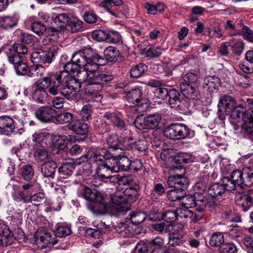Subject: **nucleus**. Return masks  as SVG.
<instances>
[{
  "label": "nucleus",
  "instance_id": "obj_1",
  "mask_svg": "<svg viewBox=\"0 0 253 253\" xmlns=\"http://www.w3.org/2000/svg\"><path fill=\"white\" fill-rule=\"evenodd\" d=\"M88 66L78 68L73 78L68 76L67 72L61 73L62 87L66 98H75L81 89L82 84L87 80L90 84H99L102 87L103 84L112 81L114 78L111 74L98 71L97 65Z\"/></svg>",
  "mask_w": 253,
  "mask_h": 253
},
{
  "label": "nucleus",
  "instance_id": "obj_15",
  "mask_svg": "<svg viewBox=\"0 0 253 253\" xmlns=\"http://www.w3.org/2000/svg\"><path fill=\"white\" fill-rule=\"evenodd\" d=\"M59 48L57 45H53L48 48L47 50L36 53L32 55L34 59L39 58L43 63H51L56 55H57Z\"/></svg>",
  "mask_w": 253,
  "mask_h": 253
},
{
  "label": "nucleus",
  "instance_id": "obj_48",
  "mask_svg": "<svg viewBox=\"0 0 253 253\" xmlns=\"http://www.w3.org/2000/svg\"><path fill=\"white\" fill-rule=\"evenodd\" d=\"M8 61L10 63L13 64L14 66L19 63L21 61L24 60L23 56L19 55L11 48L9 49L6 52Z\"/></svg>",
  "mask_w": 253,
  "mask_h": 253
},
{
  "label": "nucleus",
  "instance_id": "obj_54",
  "mask_svg": "<svg viewBox=\"0 0 253 253\" xmlns=\"http://www.w3.org/2000/svg\"><path fill=\"white\" fill-rule=\"evenodd\" d=\"M34 175V170L31 166L27 165L22 167V176L24 179L30 180L33 178Z\"/></svg>",
  "mask_w": 253,
  "mask_h": 253
},
{
  "label": "nucleus",
  "instance_id": "obj_7",
  "mask_svg": "<svg viewBox=\"0 0 253 253\" xmlns=\"http://www.w3.org/2000/svg\"><path fill=\"white\" fill-rule=\"evenodd\" d=\"M42 134L33 135V141L35 143L34 146V157L38 162H42L48 158L47 144Z\"/></svg>",
  "mask_w": 253,
  "mask_h": 253
},
{
  "label": "nucleus",
  "instance_id": "obj_64",
  "mask_svg": "<svg viewBox=\"0 0 253 253\" xmlns=\"http://www.w3.org/2000/svg\"><path fill=\"white\" fill-rule=\"evenodd\" d=\"M149 247L143 242L137 244L133 250V253H148Z\"/></svg>",
  "mask_w": 253,
  "mask_h": 253
},
{
  "label": "nucleus",
  "instance_id": "obj_45",
  "mask_svg": "<svg viewBox=\"0 0 253 253\" xmlns=\"http://www.w3.org/2000/svg\"><path fill=\"white\" fill-rule=\"evenodd\" d=\"M224 242V236L221 233H214L211 237L210 244L212 247L221 246Z\"/></svg>",
  "mask_w": 253,
  "mask_h": 253
},
{
  "label": "nucleus",
  "instance_id": "obj_34",
  "mask_svg": "<svg viewBox=\"0 0 253 253\" xmlns=\"http://www.w3.org/2000/svg\"><path fill=\"white\" fill-rule=\"evenodd\" d=\"M180 206L175 210V220L187 218L193 215V212L191 210L182 206Z\"/></svg>",
  "mask_w": 253,
  "mask_h": 253
},
{
  "label": "nucleus",
  "instance_id": "obj_31",
  "mask_svg": "<svg viewBox=\"0 0 253 253\" xmlns=\"http://www.w3.org/2000/svg\"><path fill=\"white\" fill-rule=\"evenodd\" d=\"M75 168V164L74 163H63L58 169V171L60 176L65 178L72 174L73 170Z\"/></svg>",
  "mask_w": 253,
  "mask_h": 253
},
{
  "label": "nucleus",
  "instance_id": "obj_38",
  "mask_svg": "<svg viewBox=\"0 0 253 253\" xmlns=\"http://www.w3.org/2000/svg\"><path fill=\"white\" fill-rule=\"evenodd\" d=\"M188 134L189 129L186 126L175 124V139L185 138Z\"/></svg>",
  "mask_w": 253,
  "mask_h": 253
},
{
  "label": "nucleus",
  "instance_id": "obj_17",
  "mask_svg": "<svg viewBox=\"0 0 253 253\" xmlns=\"http://www.w3.org/2000/svg\"><path fill=\"white\" fill-rule=\"evenodd\" d=\"M236 101L231 96L224 95L221 96L219 100L218 107V112H224L228 115L232 111V109L236 106Z\"/></svg>",
  "mask_w": 253,
  "mask_h": 253
},
{
  "label": "nucleus",
  "instance_id": "obj_27",
  "mask_svg": "<svg viewBox=\"0 0 253 253\" xmlns=\"http://www.w3.org/2000/svg\"><path fill=\"white\" fill-rule=\"evenodd\" d=\"M180 87L181 91L185 97L194 98L196 96V93L198 89V85H192L187 82H181Z\"/></svg>",
  "mask_w": 253,
  "mask_h": 253
},
{
  "label": "nucleus",
  "instance_id": "obj_26",
  "mask_svg": "<svg viewBox=\"0 0 253 253\" xmlns=\"http://www.w3.org/2000/svg\"><path fill=\"white\" fill-rule=\"evenodd\" d=\"M194 205L196 210L199 212H203L207 206L208 198L205 197L203 193L196 192L194 195Z\"/></svg>",
  "mask_w": 253,
  "mask_h": 253
},
{
  "label": "nucleus",
  "instance_id": "obj_22",
  "mask_svg": "<svg viewBox=\"0 0 253 253\" xmlns=\"http://www.w3.org/2000/svg\"><path fill=\"white\" fill-rule=\"evenodd\" d=\"M185 169L182 166H175V185L179 187H187L188 179L184 176Z\"/></svg>",
  "mask_w": 253,
  "mask_h": 253
},
{
  "label": "nucleus",
  "instance_id": "obj_44",
  "mask_svg": "<svg viewBox=\"0 0 253 253\" xmlns=\"http://www.w3.org/2000/svg\"><path fill=\"white\" fill-rule=\"evenodd\" d=\"M47 96V93L45 90L36 88L33 90L32 98L36 102L42 103L46 100Z\"/></svg>",
  "mask_w": 253,
  "mask_h": 253
},
{
  "label": "nucleus",
  "instance_id": "obj_46",
  "mask_svg": "<svg viewBox=\"0 0 253 253\" xmlns=\"http://www.w3.org/2000/svg\"><path fill=\"white\" fill-rule=\"evenodd\" d=\"M71 17L65 13L59 14L54 18V21L57 26H62L64 27V30H65Z\"/></svg>",
  "mask_w": 253,
  "mask_h": 253
},
{
  "label": "nucleus",
  "instance_id": "obj_52",
  "mask_svg": "<svg viewBox=\"0 0 253 253\" xmlns=\"http://www.w3.org/2000/svg\"><path fill=\"white\" fill-rule=\"evenodd\" d=\"M72 230L70 227L66 225H59L55 230V235L59 237H65L71 234Z\"/></svg>",
  "mask_w": 253,
  "mask_h": 253
},
{
  "label": "nucleus",
  "instance_id": "obj_20",
  "mask_svg": "<svg viewBox=\"0 0 253 253\" xmlns=\"http://www.w3.org/2000/svg\"><path fill=\"white\" fill-rule=\"evenodd\" d=\"M140 190V186L136 183L126 188L123 192H121L122 197H125L130 203H133L138 198V192Z\"/></svg>",
  "mask_w": 253,
  "mask_h": 253
},
{
  "label": "nucleus",
  "instance_id": "obj_39",
  "mask_svg": "<svg viewBox=\"0 0 253 253\" xmlns=\"http://www.w3.org/2000/svg\"><path fill=\"white\" fill-rule=\"evenodd\" d=\"M92 37L94 40L99 42L106 41H113L110 34L101 30L93 31L92 33Z\"/></svg>",
  "mask_w": 253,
  "mask_h": 253
},
{
  "label": "nucleus",
  "instance_id": "obj_11",
  "mask_svg": "<svg viewBox=\"0 0 253 253\" xmlns=\"http://www.w3.org/2000/svg\"><path fill=\"white\" fill-rule=\"evenodd\" d=\"M121 192L119 191L116 192L111 197V200L112 202V205L107 203L105 201V204L109 206L108 208L106 209L105 211L102 213H105L108 209L113 207L118 212H126L128 211L130 208V203L128 201L125 197H122Z\"/></svg>",
  "mask_w": 253,
  "mask_h": 253
},
{
  "label": "nucleus",
  "instance_id": "obj_16",
  "mask_svg": "<svg viewBox=\"0 0 253 253\" xmlns=\"http://www.w3.org/2000/svg\"><path fill=\"white\" fill-rule=\"evenodd\" d=\"M16 123L14 119L8 116L0 117V134L10 135L14 132Z\"/></svg>",
  "mask_w": 253,
  "mask_h": 253
},
{
  "label": "nucleus",
  "instance_id": "obj_37",
  "mask_svg": "<svg viewBox=\"0 0 253 253\" xmlns=\"http://www.w3.org/2000/svg\"><path fill=\"white\" fill-rule=\"evenodd\" d=\"M104 55L106 60L113 62L117 60V58L119 56L120 51L114 46H109L104 50Z\"/></svg>",
  "mask_w": 253,
  "mask_h": 253
},
{
  "label": "nucleus",
  "instance_id": "obj_47",
  "mask_svg": "<svg viewBox=\"0 0 253 253\" xmlns=\"http://www.w3.org/2000/svg\"><path fill=\"white\" fill-rule=\"evenodd\" d=\"M45 71L44 67L41 65H34L29 70V76L41 77L43 76Z\"/></svg>",
  "mask_w": 253,
  "mask_h": 253
},
{
  "label": "nucleus",
  "instance_id": "obj_53",
  "mask_svg": "<svg viewBox=\"0 0 253 253\" xmlns=\"http://www.w3.org/2000/svg\"><path fill=\"white\" fill-rule=\"evenodd\" d=\"M31 27L33 32L39 36L42 35L46 31V27L41 22H35L32 23Z\"/></svg>",
  "mask_w": 253,
  "mask_h": 253
},
{
  "label": "nucleus",
  "instance_id": "obj_21",
  "mask_svg": "<svg viewBox=\"0 0 253 253\" xmlns=\"http://www.w3.org/2000/svg\"><path fill=\"white\" fill-rule=\"evenodd\" d=\"M123 3L122 0H104L100 4V6L104 8L107 11L115 17L118 14L115 10H118Z\"/></svg>",
  "mask_w": 253,
  "mask_h": 253
},
{
  "label": "nucleus",
  "instance_id": "obj_57",
  "mask_svg": "<svg viewBox=\"0 0 253 253\" xmlns=\"http://www.w3.org/2000/svg\"><path fill=\"white\" fill-rule=\"evenodd\" d=\"M191 159V156L187 153H177L175 155V164L188 163Z\"/></svg>",
  "mask_w": 253,
  "mask_h": 253
},
{
  "label": "nucleus",
  "instance_id": "obj_58",
  "mask_svg": "<svg viewBox=\"0 0 253 253\" xmlns=\"http://www.w3.org/2000/svg\"><path fill=\"white\" fill-rule=\"evenodd\" d=\"M166 225L165 229V232L168 233L169 242L168 244L171 246H174V224L173 222Z\"/></svg>",
  "mask_w": 253,
  "mask_h": 253
},
{
  "label": "nucleus",
  "instance_id": "obj_50",
  "mask_svg": "<svg viewBox=\"0 0 253 253\" xmlns=\"http://www.w3.org/2000/svg\"><path fill=\"white\" fill-rule=\"evenodd\" d=\"M106 142L110 148H112L115 150L120 148V141L116 134L109 135L106 138Z\"/></svg>",
  "mask_w": 253,
  "mask_h": 253
},
{
  "label": "nucleus",
  "instance_id": "obj_41",
  "mask_svg": "<svg viewBox=\"0 0 253 253\" xmlns=\"http://www.w3.org/2000/svg\"><path fill=\"white\" fill-rule=\"evenodd\" d=\"M118 167L119 170L128 171L131 166V161L126 156H122L117 158Z\"/></svg>",
  "mask_w": 253,
  "mask_h": 253
},
{
  "label": "nucleus",
  "instance_id": "obj_33",
  "mask_svg": "<svg viewBox=\"0 0 253 253\" xmlns=\"http://www.w3.org/2000/svg\"><path fill=\"white\" fill-rule=\"evenodd\" d=\"M225 193L223 187L219 183H214L210 186L208 189V194L211 198L220 197Z\"/></svg>",
  "mask_w": 253,
  "mask_h": 253
},
{
  "label": "nucleus",
  "instance_id": "obj_18",
  "mask_svg": "<svg viewBox=\"0 0 253 253\" xmlns=\"http://www.w3.org/2000/svg\"><path fill=\"white\" fill-rule=\"evenodd\" d=\"M16 239L6 225L0 224V245L5 247L10 245Z\"/></svg>",
  "mask_w": 253,
  "mask_h": 253
},
{
  "label": "nucleus",
  "instance_id": "obj_36",
  "mask_svg": "<svg viewBox=\"0 0 253 253\" xmlns=\"http://www.w3.org/2000/svg\"><path fill=\"white\" fill-rule=\"evenodd\" d=\"M243 127L245 133L253 128V108L245 111Z\"/></svg>",
  "mask_w": 253,
  "mask_h": 253
},
{
  "label": "nucleus",
  "instance_id": "obj_61",
  "mask_svg": "<svg viewBox=\"0 0 253 253\" xmlns=\"http://www.w3.org/2000/svg\"><path fill=\"white\" fill-rule=\"evenodd\" d=\"M232 52L236 55L240 56L245 47V43L242 40H239L231 46Z\"/></svg>",
  "mask_w": 253,
  "mask_h": 253
},
{
  "label": "nucleus",
  "instance_id": "obj_30",
  "mask_svg": "<svg viewBox=\"0 0 253 253\" xmlns=\"http://www.w3.org/2000/svg\"><path fill=\"white\" fill-rule=\"evenodd\" d=\"M126 143L127 141L125 142L124 145L126 149L128 150L135 148L139 151L143 152L146 151L148 148V143L145 138L139 139L131 144L128 143L126 144Z\"/></svg>",
  "mask_w": 253,
  "mask_h": 253
},
{
  "label": "nucleus",
  "instance_id": "obj_14",
  "mask_svg": "<svg viewBox=\"0 0 253 253\" xmlns=\"http://www.w3.org/2000/svg\"><path fill=\"white\" fill-rule=\"evenodd\" d=\"M34 237L36 244L40 245L42 248H45L49 244L54 245L58 243V240L52 239L50 233L44 229L37 231Z\"/></svg>",
  "mask_w": 253,
  "mask_h": 253
},
{
  "label": "nucleus",
  "instance_id": "obj_9",
  "mask_svg": "<svg viewBox=\"0 0 253 253\" xmlns=\"http://www.w3.org/2000/svg\"><path fill=\"white\" fill-rule=\"evenodd\" d=\"M126 97L128 103L127 106H137L138 109L141 112L148 107L146 99L142 98V92L139 88L131 89L126 94Z\"/></svg>",
  "mask_w": 253,
  "mask_h": 253
},
{
  "label": "nucleus",
  "instance_id": "obj_62",
  "mask_svg": "<svg viewBox=\"0 0 253 253\" xmlns=\"http://www.w3.org/2000/svg\"><path fill=\"white\" fill-rule=\"evenodd\" d=\"M175 244H176L177 245H183L184 243H186V240L187 239V237L186 235H184L182 229L180 231H178L177 232H176L175 230Z\"/></svg>",
  "mask_w": 253,
  "mask_h": 253
},
{
  "label": "nucleus",
  "instance_id": "obj_8",
  "mask_svg": "<svg viewBox=\"0 0 253 253\" xmlns=\"http://www.w3.org/2000/svg\"><path fill=\"white\" fill-rule=\"evenodd\" d=\"M233 179L240 188L249 187L253 184V167H245L242 170L233 171Z\"/></svg>",
  "mask_w": 253,
  "mask_h": 253
},
{
  "label": "nucleus",
  "instance_id": "obj_32",
  "mask_svg": "<svg viewBox=\"0 0 253 253\" xmlns=\"http://www.w3.org/2000/svg\"><path fill=\"white\" fill-rule=\"evenodd\" d=\"M233 171L231 173V178L228 177H224L221 180V185L224 188V191H232L235 190L237 185L236 181L233 179Z\"/></svg>",
  "mask_w": 253,
  "mask_h": 253
},
{
  "label": "nucleus",
  "instance_id": "obj_59",
  "mask_svg": "<svg viewBox=\"0 0 253 253\" xmlns=\"http://www.w3.org/2000/svg\"><path fill=\"white\" fill-rule=\"evenodd\" d=\"M220 252L221 253H236L237 252V247L232 243H223L220 247Z\"/></svg>",
  "mask_w": 253,
  "mask_h": 253
},
{
  "label": "nucleus",
  "instance_id": "obj_35",
  "mask_svg": "<svg viewBox=\"0 0 253 253\" xmlns=\"http://www.w3.org/2000/svg\"><path fill=\"white\" fill-rule=\"evenodd\" d=\"M245 111L244 108L239 106L235 107L232 109L229 115H230L231 119L234 123L239 122L242 120L244 122V114Z\"/></svg>",
  "mask_w": 253,
  "mask_h": 253
},
{
  "label": "nucleus",
  "instance_id": "obj_28",
  "mask_svg": "<svg viewBox=\"0 0 253 253\" xmlns=\"http://www.w3.org/2000/svg\"><path fill=\"white\" fill-rule=\"evenodd\" d=\"M84 23L76 17H71L69 23L66 28L68 32L71 33H78L83 28Z\"/></svg>",
  "mask_w": 253,
  "mask_h": 253
},
{
  "label": "nucleus",
  "instance_id": "obj_43",
  "mask_svg": "<svg viewBox=\"0 0 253 253\" xmlns=\"http://www.w3.org/2000/svg\"><path fill=\"white\" fill-rule=\"evenodd\" d=\"M73 114L67 112H63L57 114L56 112V116L54 119L56 121L60 124H64L68 123H70V121L73 119Z\"/></svg>",
  "mask_w": 253,
  "mask_h": 253
},
{
  "label": "nucleus",
  "instance_id": "obj_4",
  "mask_svg": "<svg viewBox=\"0 0 253 253\" xmlns=\"http://www.w3.org/2000/svg\"><path fill=\"white\" fill-rule=\"evenodd\" d=\"M61 78L60 75H53L50 76L49 77H44L36 81L33 87L43 90L49 88L48 91L49 94L56 95L59 92L65 96Z\"/></svg>",
  "mask_w": 253,
  "mask_h": 253
},
{
  "label": "nucleus",
  "instance_id": "obj_2",
  "mask_svg": "<svg viewBox=\"0 0 253 253\" xmlns=\"http://www.w3.org/2000/svg\"><path fill=\"white\" fill-rule=\"evenodd\" d=\"M90 184L92 188L83 186L79 190L78 195L89 202L87 209L93 213H102L109 206L105 204V199L101 192L96 189L102 184L100 177L93 178Z\"/></svg>",
  "mask_w": 253,
  "mask_h": 253
},
{
  "label": "nucleus",
  "instance_id": "obj_10",
  "mask_svg": "<svg viewBox=\"0 0 253 253\" xmlns=\"http://www.w3.org/2000/svg\"><path fill=\"white\" fill-rule=\"evenodd\" d=\"M161 120V116L159 114L150 115L145 117L139 116L135 119L134 125L140 130L144 129H154L156 128Z\"/></svg>",
  "mask_w": 253,
  "mask_h": 253
},
{
  "label": "nucleus",
  "instance_id": "obj_5",
  "mask_svg": "<svg viewBox=\"0 0 253 253\" xmlns=\"http://www.w3.org/2000/svg\"><path fill=\"white\" fill-rule=\"evenodd\" d=\"M104 59L98 54H92L90 56H87L84 50H80L75 52L71 59V61L75 63L79 68L86 67L87 65L93 66L95 65H102Z\"/></svg>",
  "mask_w": 253,
  "mask_h": 253
},
{
  "label": "nucleus",
  "instance_id": "obj_56",
  "mask_svg": "<svg viewBox=\"0 0 253 253\" xmlns=\"http://www.w3.org/2000/svg\"><path fill=\"white\" fill-rule=\"evenodd\" d=\"M64 71H61L59 72L58 74H56V75H60L61 73L67 72L68 74V76H71V73L74 75L76 73V71H77L78 68H79L77 65L72 61L71 62H67L64 66Z\"/></svg>",
  "mask_w": 253,
  "mask_h": 253
},
{
  "label": "nucleus",
  "instance_id": "obj_19",
  "mask_svg": "<svg viewBox=\"0 0 253 253\" xmlns=\"http://www.w3.org/2000/svg\"><path fill=\"white\" fill-rule=\"evenodd\" d=\"M68 128L77 134L86 135L88 132V125L80 120H73L68 125Z\"/></svg>",
  "mask_w": 253,
  "mask_h": 253
},
{
  "label": "nucleus",
  "instance_id": "obj_24",
  "mask_svg": "<svg viewBox=\"0 0 253 253\" xmlns=\"http://www.w3.org/2000/svg\"><path fill=\"white\" fill-rule=\"evenodd\" d=\"M57 168V164L55 161H47L41 165L42 173L45 177L53 178Z\"/></svg>",
  "mask_w": 253,
  "mask_h": 253
},
{
  "label": "nucleus",
  "instance_id": "obj_51",
  "mask_svg": "<svg viewBox=\"0 0 253 253\" xmlns=\"http://www.w3.org/2000/svg\"><path fill=\"white\" fill-rule=\"evenodd\" d=\"M113 181L115 182V180L120 185H128L129 186L132 185L134 183V179L132 176L130 174L122 176L120 178L114 177Z\"/></svg>",
  "mask_w": 253,
  "mask_h": 253
},
{
  "label": "nucleus",
  "instance_id": "obj_13",
  "mask_svg": "<svg viewBox=\"0 0 253 253\" xmlns=\"http://www.w3.org/2000/svg\"><path fill=\"white\" fill-rule=\"evenodd\" d=\"M36 117L42 123H49L53 121L56 116V110L49 106H42L35 112Z\"/></svg>",
  "mask_w": 253,
  "mask_h": 253
},
{
  "label": "nucleus",
  "instance_id": "obj_60",
  "mask_svg": "<svg viewBox=\"0 0 253 253\" xmlns=\"http://www.w3.org/2000/svg\"><path fill=\"white\" fill-rule=\"evenodd\" d=\"M13 51H15L19 55H21L25 57V55L28 53V48L25 45L22 43H15L12 46V48H11Z\"/></svg>",
  "mask_w": 253,
  "mask_h": 253
},
{
  "label": "nucleus",
  "instance_id": "obj_42",
  "mask_svg": "<svg viewBox=\"0 0 253 253\" xmlns=\"http://www.w3.org/2000/svg\"><path fill=\"white\" fill-rule=\"evenodd\" d=\"M129 216L131 222L133 225L140 224L147 217V215L145 213L142 211H133L131 214H130Z\"/></svg>",
  "mask_w": 253,
  "mask_h": 253
},
{
  "label": "nucleus",
  "instance_id": "obj_55",
  "mask_svg": "<svg viewBox=\"0 0 253 253\" xmlns=\"http://www.w3.org/2000/svg\"><path fill=\"white\" fill-rule=\"evenodd\" d=\"M14 68L17 74L19 75H27L28 76L29 67L24 60H22L19 63L15 65Z\"/></svg>",
  "mask_w": 253,
  "mask_h": 253
},
{
  "label": "nucleus",
  "instance_id": "obj_23",
  "mask_svg": "<svg viewBox=\"0 0 253 253\" xmlns=\"http://www.w3.org/2000/svg\"><path fill=\"white\" fill-rule=\"evenodd\" d=\"M203 88L209 92H213L220 85V79L215 76H209L204 79Z\"/></svg>",
  "mask_w": 253,
  "mask_h": 253
},
{
  "label": "nucleus",
  "instance_id": "obj_29",
  "mask_svg": "<svg viewBox=\"0 0 253 253\" xmlns=\"http://www.w3.org/2000/svg\"><path fill=\"white\" fill-rule=\"evenodd\" d=\"M97 165L96 168V173L98 177L102 178H113L114 176H112V174L114 172L109 168L107 167L103 163L100 162L94 163Z\"/></svg>",
  "mask_w": 253,
  "mask_h": 253
},
{
  "label": "nucleus",
  "instance_id": "obj_63",
  "mask_svg": "<svg viewBox=\"0 0 253 253\" xmlns=\"http://www.w3.org/2000/svg\"><path fill=\"white\" fill-rule=\"evenodd\" d=\"M98 19V17L94 13L91 11H86L84 15V20L88 24L95 23Z\"/></svg>",
  "mask_w": 253,
  "mask_h": 253
},
{
  "label": "nucleus",
  "instance_id": "obj_40",
  "mask_svg": "<svg viewBox=\"0 0 253 253\" xmlns=\"http://www.w3.org/2000/svg\"><path fill=\"white\" fill-rule=\"evenodd\" d=\"M147 70L148 68L145 64L139 63L131 68L130 71V76L134 78H138Z\"/></svg>",
  "mask_w": 253,
  "mask_h": 253
},
{
  "label": "nucleus",
  "instance_id": "obj_3",
  "mask_svg": "<svg viewBox=\"0 0 253 253\" xmlns=\"http://www.w3.org/2000/svg\"><path fill=\"white\" fill-rule=\"evenodd\" d=\"M80 159L83 162H87L90 160L93 163L102 162L113 172H117L119 171L117 157L104 148H90L86 154L80 158Z\"/></svg>",
  "mask_w": 253,
  "mask_h": 253
},
{
  "label": "nucleus",
  "instance_id": "obj_49",
  "mask_svg": "<svg viewBox=\"0 0 253 253\" xmlns=\"http://www.w3.org/2000/svg\"><path fill=\"white\" fill-rule=\"evenodd\" d=\"M68 140L66 136H60L56 140L55 145L58 147V150L56 152L57 154L66 153L64 151V149L67 147Z\"/></svg>",
  "mask_w": 253,
  "mask_h": 253
},
{
  "label": "nucleus",
  "instance_id": "obj_6",
  "mask_svg": "<svg viewBox=\"0 0 253 253\" xmlns=\"http://www.w3.org/2000/svg\"><path fill=\"white\" fill-rule=\"evenodd\" d=\"M13 192L12 197L14 201L17 202L23 201L24 203H31L38 206L45 201V195L42 192H39L29 197L24 191H21L20 188L16 185L13 186Z\"/></svg>",
  "mask_w": 253,
  "mask_h": 253
},
{
  "label": "nucleus",
  "instance_id": "obj_12",
  "mask_svg": "<svg viewBox=\"0 0 253 253\" xmlns=\"http://www.w3.org/2000/svg\"><path fill=\"white\" fill-rule=\"evenodd\" d=\"M186 187L183 186L179 187L175 185V202L179 203V206H182L189 209L194 208V197L187 195L185 191Z\"/></svg>",
  "mask_w": 253,
  "mask_h": 253
},
{
  "label": "nucleus",
  "instance_id": "obj_25",
  "mask_svg": "<svg viewBox=\"0 0 253 253\" xmlns=\"http://www.w3.org/2000/svg\"><path fill=\"white\" fill-rule=\"evenodd\" d=\"M104 117L112 123L114 126L121 130H126V125L125 121L115 113L106 112Z\"/></svg>",
  "mask_w": 253,
  "mask_h": 253
}]
</instances>
